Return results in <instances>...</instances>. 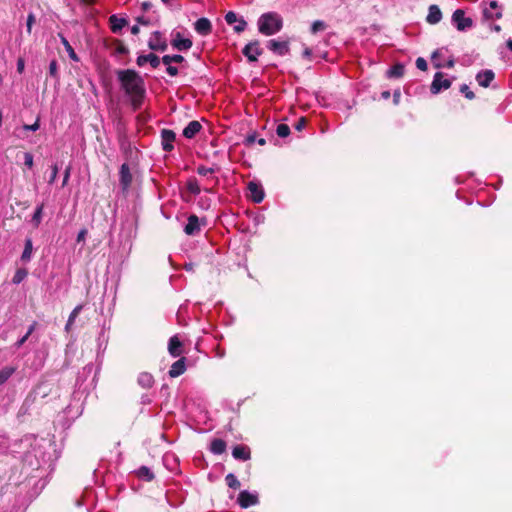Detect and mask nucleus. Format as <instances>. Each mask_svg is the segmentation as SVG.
I'll list each match as a JSON object with an SVG mask.
<instances>
[{
  "mask_svg": "<svg viewBox=\"0 0 512 512\" xmlns=\"http://www.w3.org/2000/svg\"><path fill=\"white\" fill-rule=\"evenodd\" d=\"M117 81L121 90L129 99L134 111L141 109L146 96L144 78L134 69H120L116 71Z\"/></svg>",
  "mask_w": 512,
  "mask_h": 512,
  "instance_id": "nucleus-1",
  "label": "nucleus"
},
{
  "mask_svg": "<svg viewBox=\"0 0 512 512\" xmlns=\"http://www.w3.org/2000/svg\"><path fill=\"white\" fill-rule=\"evenodd\" d=\"M259 33L271 36L279 32L283 27V18L276 12L263 13L257 20Z\"/></svg>",
  "mask_w": 512,
  "mask_h": 512,
  "instance_id": "nucleus-2",
  "label": "nucleus"
},
{
  "mask_svg": "<svg viewBox=\"0 0 512 512\" xmlns=\"http://www.w3.org/2000/svg\"><path fill=\"white\" fill-rule=\"evenodd\" d=\"M237 503L241 508H249L259 503V495L256 491L243 490L238 494Z\"/></svg>",
  "mask_w": 512,
  "mask_h": 512,
  "instance_id": "nucleus-3",
  "label": "nucleus"
},
{
  "mask_svg": "<svg viewBox=\"0 0 512 512\" xmlns=\"http://www.w3.org/2000/svg\"><path fill=\"white\" fill-rule=\"evenodd\" d=\"M205 219L202 220V225H205ZM184 232L188 236H196L201 232V222L197 215L191 214L188 216L187 223L184 226Z\"/></svg>",
  "mask_w": 512,
  "mask_h": 512,
  "instance_id": "nucleus-4",
  "label": "nucleus"
},
{
  "mask_svg": "<svg viewBox=\"0 0 512 512\" xmlns=\"http://www.w3.org/2000/svg\"><path fill=\"white\" fill-rule=\"evenodd\" d=\"M242 53L249 62H256L258 57L262 55L263 49L260 47L259 41L254 40L245 45Z\"/></svg>",
  "mask_w": 512,
  "mask_h": 512,
  "instance_id": "nucleus-5",
  "label": "nucleus"
},
{
  "mask_svg": "<svg viewBox=\"0 0 512 512\" xmlns=\"http://www.w3.org/2000/svg\"><path fill=\"white\" fill-rule=\"evenodd\" d=\"M452 21L455 23L457 29L459 31H465L468 28H471L473 25V21L469 17H465V12L462 9H457L452 14Z\"/></svg>",
  "mask_w": 512,
  "mask_h": 512,
  "instance_id": "nucleus-6",
  "label": "nucleus"
},
{
  "mask_svg": "<svg viewBox=\"0 0 512 512\" xmlns=\"http://www.w3.org/2000/svg\"><path fill=\"white\" fill-rule=\"evenodd\" d=\"M225 21L229 25H234L233 30L236 33L243 32L247 27V22L243 17H238L234 11H229L225 15Z\"/></svg>",
  "mask_w": 512,
  "mask_h": 512,
  "instance_id": "nucleus-7",
  "label": "nucleus"
},
{
  "mask_svg": "<svg viewBox=\"0 0 512 512\" xmlns=\"http://www.w3.org/2000/svg\"><path fill=\"white\" fill-rule=\"evenodd\" d=\"M451 84L452 82L449 79H445L442 72H437L431 83L430 91L432 94H438L442 89L450 88Z\"/></svg>",
  "mask_w": 512,
  "mask_h": 512,
  "instance_id": "nucleus-8",
  "label": "nucleus"
},
{
  "mask_svg": "<svg viewBox=\"0 0 512 512\" xmlns=\"http://www.w3.org/2000/svg\"><path fill=\"white\" fill-rule=\"evenodd\" d=\"M133 177L130 172L129 165L127 163H123L119 170V183L123 193H126L132 183Z\"/></svg>",
  "mask_w": 512,
  "mask_h": 512,
  "instance_id": "nucleus-9",
  "label": "nucleus"
},
{
  "mask_svg": "<svg viewBox=\"0 0 512 512\" xmlns=\"http://www.w3.org/2000/svg\"><path fill=\"white\" fill-rule=\"evenodd\" d=\"M148 46L153 51H165L167 49V41L159 31L151 34L148 40Z\"/></svg>",
  "mask_w": 512,
  "mask_h": 512,
  "instance_id": "nucleus-10",
  "label": "nucleus"
},
{
  "mask_svg": "<svg viewBox=\"0 0 512 512\" xmlns=\"http://www.w3.org/2000/svg\"><path fill=\"white\" fill-rule=\"evenodd\" d=\"M249 197L254 203H261L264 199L265 193L262 185L255 181H250L247 185Z\"/></svg>",
  "mask_w": 512,
  "mask_h": 512,
  "instance_id": "nucleus-11",
  "label": "nucleus"
},
{
  "mask_svg": "<svg viewBox=\"0 0 512 512\" xmlns=\"http://www.w3.org/2000/svg\"><path fill=\"white\" fill-rule=\"evenodd\" d=\"M176 134L173 130L163 129L161 131V145L165 152H171L174 149Z\"/></svg>",
  "mask_w": 512,
  "mask_h": 512,
  "instance_id": "nucleus-12",
  "label": "nucleus"
},
{
  "mask_svg": "<svg viewBox=\"0 0 512 512\" xmlns=\"http://www.w3.org/2000/svg\"><path fill=\"white\" fill-rule=\"evenodd\" d=\"M171 45L178 51H187L192 47L193 43L189 38H183L181 33L177 32L174 34Z\"/></svg>",
  "mask_w": 512,
  "mask_h": 512,
  "instance_id": "nucleus-13",
  "label": "nucleus"
},
{
  "mask_svg": "<svg viewBox=\"0 0 512 512\" xmlns=\"http://www.w3.org/2000/svg\"><path fill=\"white\" fill-rule=\"evenodd\" d=\"M195 31L201 36H208L212 32V24L208 18L202 17L199 18L194 23Z\"/></svg>",
  "mask_w": 512,
  "mask_h": 512,
  "instance_id": "nucleus-14",
  "label": "nucleus"
},
{
  "mask_svg": "<svg viewBox=\"0 0 512 512\" xmlns=\"http://www.w3.org/2000/svg\"><path fill=\"white\" fill-rule=\"evenodd\" d=\"M267 48L274 54L283 56L288 53V42L272 39L267 42Z\"/></svg>",
  "mask_w": 512,
  "mask_h": 512,
  "instance_id": "nucleus-15",
  "label": "nucleus"
},
{
  "mask_svg": "<svg viewBox=\"0 0 512 512\" xmlns=\"http://www.w3.org/2000/svg\"><path fill=\"white\" fill-rule=\"evenodd\" d=\"M494 78L495 73L490 69L483 70L476 75V81L484 88L489 87Z\"/></svg>",
  "mask_w": 512,
  "mask_h": 512,
  "instance_id": "nucleus-16",
  "label": "nucleus"
},
{
  "mask_svg": "<svg viewBox=\"0 0 512 512\" xmlns=\"http://www.w3.org/2000/svg\"><path fill=\"white\" fill-rule=\"evenodd\" d=\"M186 371V358L182 357L175 361L168 372L169 376L176 378Z\"/></svg>",
  "mask_w": 512,
  "mask_h": 512,
  "instance_id": "nucleus-17",
  "label": "nucleus"
},
{
  "mask_svg": "<svg viewBox=\"0 0 512 512\" xmlns=\"http://www.w3.org/2000/svg\"><path fill=\"white\" fill-rule=\"evenodd\" d=\"M202 129V125L199 121L193 120L183 129V136L187 139L194 138Z\"/></svg>",
  "mask_w": 512,
  "mask_h": 512,
  "instance_id": "nucleus-18",
  "label": "nucleus"
},
{
  "mask_svg": "<svg viewBox=\"0 0 512 512\" xmlns=\"http://www.w3.org/2000/svg\"><path fill=\"white\" fill-rule=\"evenodd\" d=\"M442 19V12L438 5L432 4L428 8V15L426 17V21L429 24L435 25L439 23Z\"/></svg>",
  "mask_w": 512,
  "mask_h": 512,
  "instance_id": "nucleus-19",
  "label": "nucleus"
},
{
  "mask_svg": "<svg viewBox=\"0 0 512 512\" xmlns=\"http://www.w3.org/2000/svg\"><path fill=\"white\" fill-rule=\"evenodd\" d=\"M168 351L170 355L173 357H179L180 355H182V343L177 335H174L169 339Z\"/></svg>",
  "mask_w": 512,
  "mask_h": 512,
  "instance_id": "nucleus-20",
  "label": "nucleus"
},
{
  "mask_svg": "<svg viewBox=\"0 0 512 512\" xmlns=\"http://www.w3.org/2000/svg\"><path fill=\"white\" fill-rule=\"evenodd\" d=\"M232 456L237 460L247 461L251 457V452L245 445H236L232 450Z\"/></svg>",
  "mask_w": 512,
  "mask_h": 512,
  "instance_id": "nucleus-21",
  "label": "nucleus"
},
{
  "mask_svg": "<svg viewBox=\"0 0 512 512\" xmlns=\"http://www.w3.org/2000/svg\"><path fill=\"white\" fill-rule=\"evenodd\" d=\"M110 29L113 33H120L121 30L128 24L127 20L117 15L109 17Z\"/></svg>",
  "mask_w": 512,
  "mask_h": 512,
  "instance_id": "nucleus-22",
  "label": "nucleus"
},
{
  "mask_svg": "<svg viewBox=\"0 0 512 512\" xmlns=\"http://www.w3.org/2000/svg\"><path fill=\"white\" fill-rule=\"evenodd\" d=\"M137 382L141 387L148 389L153 386L154 378L152 374L148 372H142L139 374Z\"/></svg>",
  "mask_w": 512,
  "mask_h": 512,
  "instance_id": "nucleus-23",
  "label": "nucleus"
},
{
  "mask_svg": "<svg viewBox=\"0 0 512 512\" xmlns=\"http://www.w3.org/2000/svg\"><path fill=\"white\" fill-rule=\"evenodd\" d=\"M226 450V442L220 438L213 439L210 444V451L215 455H220Z\"/></svg>",
  "mask_w": 512,
  "mask_h": 512,
  "instance_id": "nucleus-24",
  "label": "nucleus"
},
{
  "mask_svg": "<svg viewBox=\"0 0 512 512\" xmlns=\"http://www.w3.org/2000/svg\"><path fill=\"white\" fill-rule=\"evenodd\" d=\"M59 37H60L61 43L63 44L66 52L69 55V58L74 62H79L80 59H79L78 55L76 54V52L74 51L71 44L69 43V41L67 40V38L65 36H63L62 34H59Z\"/></svg>",
  "mask_w": 512,
  "mask_h": 512,
  "instance_id": "nucleus-25",
  "label": "nucleus"
},
{
  "mask_svg": "<svg viewBox=\"0 0 512 512\" xmlns=\"http://www.w3.org/2000/svg\"><path fill=\"white\" fill-rule=\"evenodd\" d=\"M186 190L194 196H197L200 194L201 188H200V185L195 177H190L186 181Z\"/></svg>",
  "mask_w": 512,
  "mask_h": 512,
  "instance_id": "nucleus-26",
  "label": "nucleus"
},
{
  "mask_svg": "<svg viewBox=\"0 0 512 512\" xmlns=\"http://www.w3.org/2000/svg\"><path fill=\"white\" fill-rule=\"evenodd\" d=\"M32 252H33L32 240L30 238H27L25 240L24 250H23L22 255H21V260L23 262H25V263L29 262L31 260V257H32Z\"/></svg>",
  "mask_w": 512,
  "mask_h": 512,
  "instance_id": "nucleus-27",
  "label": "nucleus"
},
{
  "mask_svg": "<svg viewBox=\"0 0 512 512\" xmlns=\"http://www.w3.org/2000/svg\"><path fill=\"white\" fill-rule=\"evenodd\" d=\"M136 475L138 478L145 481H152L154 479V474L151 469L147 466H141L137 471Z\"/></svg>",
  "mask_w": 512,
  "mask_h": 512,
  "instance_id": "nucleus-28",
  "label": "nucleus"
},
{
  "mask_svg": "<svg viewBox=\"0 0 512 512\" xmlns=\"http://www.w3.org/2000/svg\"><path fill=\"white\" fill-rule=\"evenodd\" d=\"M44 204H40L35 208V211L32 215L31 223L35 228H38L42 221Z\"/></svg>",
  "mask_w": 512,
  "mask_h": 512,
  "instance_id": "nucleus-29",
  "label": "nucleus"
},
{
  "mask_svg": "<svg viewBox=\"0 0 512 512\" xmlns=\"http://www.w3.org/2000/svg\"><path fill=\"white\" fill-rule=\"evenodd\" d=\"M16 368L12 366H6L0 370V386L5 384L8 379L15 373Z\"/></svg>",
  "mask_w": 512,
  "mask_h": 512,
  "instance_id": "nucleus-30",
  "label": "nucleus"
},
{
  "mask_svg": "<svg viewBox=\"0 0 512 512\" xmlns=\"http://www.w3.org/2000/svg\"><path fill=\"white\" fill-rule=\"evenodd\" d=\"M161 60L164 65L169 66L172 63H182L185 61V58L180 54H174V55H164L161 58Z\"/></svg>",
  "mask_w": 512,
  "mask_h": 512,
  "instance_id": "nucleus-31",
  "label": "nucleus"
},
{
  "mask_svg": "<svg viewBox=\"0 0 512 512\" xmlns=\"http://www.w3.org/2000/svg\"><path fill=\"white\" fill-rule=\"evenodd\" d=\"M255 143L263 146L266 144V140L264 138H258L256 133H252L246 136L244 140V144L248 147L253 146Z\"/></svg>",
  "mask_w": 512,
  "mask_h": 512,
  "instance_id": "nucleus-32",
  "label": "nucleus"
},
{
  "mask_svg": "<svg viewBox=\"0 0 512 512\" xmlns=\"http://www.w3.org/2000/svg\"><path fill=\"white\" fill-rule=\"evenodd\" d=\"M225 482H226L227 486L231 489L236 490V489L240 488V482L233 473H229L226 475Z\"/></svg>",
  "mask_w": 512,
  "mask_h": 512,
  "instance_id": "nucleus-33",
  "label": "nucleus"
},
{
  "mask_svg": "<svg viewBox=\"0 0 512 512\" xmlns=\"http://www.w3.org/2000/svg\"><path fill=\"white\" fill-rule=\"evenodd\" d=\"M28 275V272L26 269L24 268H19L16 270L13 278H12V282L13 284H20Z\"/></svg>",
  "mask_w": 512,
  "mask_h": 512,
  "instance_id": "nucleus-34",
  "label": "nucleus"
},
{
  "mask_svg": "<svg viewBox=\"0 0 512 512\" xmlns=\"http://www.w3.org/2000/svg\"><path fill=\"white\" fill-rule=\"evenodd\" d=\"M404 71H405L404 65L397 63L394 66H392V68L389 70V74L392 77L398 78V77L403 76Z\"/></svg>",
  "mask_w": 512,
  "mask_h": 512,
  "instance_id": "nucleus-35",
  "label": "nucleus"
},
{
  "mask_svg": "<svg viewBox=\"0 0 512 512\" xmlns=\"http://www.w3.org/2000/svg\"><path fill=\"white\" fill-rule=\"evenodd\" d=\"M326 28H327V25L324 21L316 20L312 23L311 32L313 34H316L319 31H324Z\"/></svg>",
  "mask_w": 512,
  "mask_h": 512,
  "instance_id": "nucleus-36",
  "label": "nucleus"
},
{
  "mask_svg": "<svg viewBox=\"0 0 512 512\" xmlns=\"http://www.w3.org/2000/svg\"><path fill=\"white\" fill-rule=\"evenodd\" d=\"M308 119L305 116H301L298 118V120L294 123L293 127L297 132H301L307 125Z\"/></svg>",
  "mask_w": 512,
  "mask_h": 512,
  "instance_id": "nucleus-37",
  "label": "nucleus"
},
{
  "mask_svg": "<svg viewBox=\"0 0 512 512\" xmlns=\"http://www.w3.org/2000/svg\"><path fill=\"white\" fill-rule=\"evenodd\" d=\"M49 75L56 80H59L58 63L56 60H52L49 64Z\"/></svg>",
  "mask_w": 512,
  "mask_h": 512,
  "instance_id": "nucleus-38",
  "label": "nucleus"
},
{
  "mask_svg": "<svg viewBox=\"0 0 512 512\" xmlns=\"http://www.w3.org/2000/svg\"><path fill=\"white\" fill-rule=\"evenodd\" d=\"M483 15L486 19H500L502 17V11L498 10L496 12H492L490 9H484Z\"/></svg>",
  "mask_w": 512,
  "mask_h": 512,
  "instance_id": "nucleus-39",
  "label": "nucleus"
},
{
  "mask_svg": "<svg viewBox=\"0 0 512 512\" xmlns=\"http://www.w3.org/2000/svg\"><path fill=\"white\" fill-rule=\"evenodd\" d=\"M276 133L281 138L288 137V124L281 123L277 126Z\"/></svg>",
  "mask_w": 512,
  "mask_h": 512,
  "instance_id": "nucleus-40",
  "label": "nucleus"
},
{
  "mask_svg": "<svg viewBox=\"0 0 512 512\" xmlns=\"http://www.w3.org/2000/svg\"><path fill=\"white\" fill-rule=\"evenodd\" d=\"M460 91L469 100H473L475 98L474 92L470 90V88H469V86L467 84L461 85Z\"/></svg>",
  "mask_w": 512,
  "mask_h": 512,
  "instance_id": "nucleus-41",
  "label": "nucleus"
},
{
  "mask_svg": "<svg viewBox=\"0 0 512 512\" xmlns=\"http://www.w3.org/2000/svg\"><path fill=\"white\" fill-rule=\"evenodd\" d=\"M198 206L203 210H208L211 207V199L209 197H200Z\"/></svg>",
  "mask_w": 512,
  "mask_h": 512,
  "instance_id": "nucleus-42",
  "label": "nucleus"
},
{
  "mask_svg": "<svg viewBox=\"0 0 512 512\" xmlns=\"http://www.w3.org/2000/svg\"><path fill=\"white\" fill-rule=\"evenodd\" d=\"M83 309V305H77L73 310L72 312L70 313L69 315V318H68V321L70 323H74L75 319L77 318V316L80 314V312L82 311Z\"/></svg>",
  "mask_w": 512,
  "mask_h": 512,
  "instance_id": "nucleus-43",
  "label": "nucleus"
},
{
  "mask_svg": "<svg viewBox=\"0 0 512 512\" xmlns=\"http://www.w3.org/2000/svg\"><path fill=\"white\" fill-rule=\"evenodd\" d=\"M162 60L154 53H149L148 63L152 68H157Z\"/></svg>",
  "mask_w": 512,
  "mask_h": 512,
  "instance_id": "nucleus-44",
  "label": "nucleus"
},
{
  "mask_svg": "<svg viewBox=\"0 0 512 512\" xmlns=\"http://www.w3.org/2000/svg\"><path fill=\"white\" fill-rule=\"evenodd\" d=\"M215 172L214 168L206 167L203 165H200L197 167V173L201 176H207L208 174H212Z\"/></svg>",
  "mask_w": 512,
  "mask_h": 512,
  "instance_id": "nucleus-45",
  "label": "nucleus"
},
{
  "mask_svg": "<svg viewBox=\"0 0 512 512\" xmlns=\"http://www.w3.org/2000/svg\"><path fill=\"white\" fill-rule=\"evenodd\" d=\"M59 168L57 164H54L51 166V175L49 177L48 183L53 184L56 180L57 174H58Z\"/></svg>",
  "mask_w": 512,
  "mask_h": 512,
  "instance_id": "nucleus-46",
  "label": "nucleus"
},
{
  "mask_svg": "<svg viewBox=\"0 0 512 512\" xmlns=\"http://www.w3.org/2000/svg\"><path fill=\"white\" fill-rule=\"evenodd\" d=\"M24 164L26 167L31 169L33 167L34 161H33V155L29 152L24 153Z\"/></svg>",
  "mask_w": 512,
  "mask_h": 512,
  "instance_id": "nucleus-47",
  "label": "nucleus"
},
{
  "mask_svg": "<svg viewBox=\"0 0 512 512\" xmlns=\"http://www.w3.org/2000/svg\"><path fill=\"white\" fill-rule=\"evenodd\" d=\"M416 67L421 71H426L428 68L427 61L422 57L417 58Z\"/></svg>",
  "mask_w": 512,
  "mask_h": 512,
  "instance_id": "nucleus-48",
  "label": "nucleus"
},
{
  "mask_svg": "<svg viewBox=\"0 0 512 512\" xmlns=\"http://www.w3.org/2000/svg\"><path fill=\"white\" fill-rule=\"evenodd\" d=\"M149 60V54L147 55H139L136 59V63L139 67L144 66L146 63H148Z\"/></svg>",
  "mask_w": 512,
  "mask_h": 512,
  "instance_id": "nucleus-49",
  "label": "nucleus"
},
{
  "mask_svg": "<svg viewBox=\"0 0 512 512\" xmlns=\"http://www.w3.org/2000/svg\"><path fill=\"white\" fill-rule=\"evenodd\" d=\"M39 120H37L34 124H31V125H28V124H25L23 125V129L26 130V131H37L39 129Z\"/></svg>",
  "mask_w": 512,
  "mask_h": 512,
  "instance_id": "nucleus-50",
  "label": "nucleus"
},
{
  "mask_svg": "<svg viewBox=\"0 0 512 512\" xmlns=\"http://www.w3.org/2000/svg\"><path fill=\"white\" fill-rule=\"evenodd\" d=\"M166 72L169 76L171 77H175L178 75L179 71H178V68L175 67V66H172V65H169L167 66L166 68Z\"/></svg>",
  "mask_w": 512,
  "mask_h": 512,
  "instance_id": "nucleus-51",
  "label": "nucleus"
},
{
  "mask_svg": "<svg viewBox=\"0 0 512 512\" xmlns=\"http://www.w3.org/2000/svg\"><path fill=\"white\" fill-rule=\"evenodd\" d=\"M71 167L68 166L64 171V177L62 181V187H65L68 183L69 177H70Z\"/></svg>",
  "mask_w": 512,
  "mask_h": 512,
  "instance_id": "nucleus-52",
  "label": "nucleus"
},
{
  "mask_svg": "<svg viewBox=\"0 0 512 512\" xmlns=\"http://www.w3.org/2000/svg\"><path fill=\"white\" fill-rule=\"evenodd\" d=\"M35 21V17L33 14H29L28 17H27V30L28 32L30 33L31 32V28H32V25Z\"/></svg>",
  "mask_w": 512,
  "mask_h": 512,
  "instance_id": "nucleus-53",
  "label": "nucleus"
},
{
  "mask_svg": "<svg viewBox=\"0 0 512 512\" xmlns=\"http://www.w3.org/2000/svg\"><path fill=\"white\" fill-rule=\"evenodd\" d=\"M116 52L118 54L124 55V54H127L129 52V50L125 45L119 44L118 47L116 48Z\"/></svg>",
  "mask_w": 512,
  "mask_h": 512,
  "instance_id": "nucleus-54",
  "label": "nucleus"
},
{
  "mask_svg": "<svg viewBox=\"0 0 512 512\" xmlns=\"http://www.w3.org/2000/svg\"><path fill=\"white\" fill-rule=\"evenodd\" d=\"M87 235V231L85 229H82L79 231L77 235V242L84 241Z\"/></svg>",
  "mask_w": 512,
  "mask_h": 512,
  "instance_id": "nucleus-55",
  "label": "nucleus"
},
{
  "mask_svg": "<svg viewBox=\"0 0 512 512\" xmlns=\"http://www.w3.org/2000/svg\"><path fill=\"white\" fill-rule=\"evenodd\" d=\"M28 340V337L27 335H24L23 337H21L15 344V348H20L26 341Z\"/></svg>",
  "mask_w": 512,
  "mask_h": 512,
  "instance_id": "nucleus-56",
  "label": "nucleus"
},
{
  "mask_svg": "<svg viewBox=\"0 0 512 512\" xmlns=\"http://www.w3.org/2000/svg\"><path fill=\"white\" fill-rule=\"evenodd\" d=\"M311 55H312V50L308 47H305V49L303 51V57L306 58L308 61H311Z\"/></svg>",
  "mask_w": 512,
  "mask_h": 512,
  "instance_id": "nucleus-57",
  "label": "nucleus"
},
{
  "mask_svg": "<svg viewBox=\"0 0 512 512\" xmlns=\"http://www.w3.org/2000/svg\"><path fill=\"white\" fill-rule=\"evenodd\" d=\"M36 326H37V323H36V322H33V323L29 326L28 331H27V332H26V334H25V335H27V337H28V338H29V337H30V335L34 332V330H35Z\"/></svg>",
  "mask_w": 512,
  "mask_h": 512,
  "instance_id": "nucleus-58",
  "label": "nucleus"
},
{
  "mask_svg": "<svg viewBox=\"0 0 512 512\" xmlns=\"http://www.w3.org/2000/svg\"><path fill=\"white\" fill-rule=\"evenodd\" d=\"M152 3L151 2H143L142 5H141V8L144 12H147L149 9L152 8Z\"/></svg>",
  "mask_w": 512,
  "mask_h": 512,
  "instance_id": "nucleus-59",
  "label": "nucleus"
},
{
  "mask_svg": "<svg viewBox=\"0 0 512 512\" xmlns=\"http://www.w3.org/2000/svg\"><path fill=\"white\" fill-rule=\"evenodd\" d=\"M137 22L142 25H148L150 23V20L148 18H145L144 16L138 17Z\"/></svg>",
  "mask_w": 512,
  "mask_h": 512,
  "instance_id": "nucleus-60",
  "label": "nucleus"
},
{
  "mask_svg": "<svg viewBox=\"0 0 512 512\" xmlns=\"http://www.w3.org/2000/svg\"><path fill=\"white\" fill-rule=\"evenodd\" d=\"M489 6H490V10H491V11H492V10H496V11L501 10V9H500V7H499V5H498V3H497V1H494V0H493V1H491V2H490V4H489Z\"/></svg>",
  "mask_w": 512,
  "mask_h": 512,
  "instance_id": "nucleus-61",
  "label": "nucleus"
},
{
  "mask_svg": "<svg viewBox=\"0 0 512 512\" xmlns=\"http://www.w3.org/2000/svg\"><path fill=\"white\" fill-rule=\"evenodd\" d=\"M24 69V61L22 59H19L17 61V71L21 73Z\"/></svg>",
  "mask_w": 512,
  "mask_h": 512,
  "instance_id": "nucleus-62",
  "label": "nucleus"
},
{
  "mask_svg": "<svg viewBox=\"0 0 512 512\" xmlns=\"http://www.w3.org/2000/svg\"><path fill=\"white\" fill-rule=\"evenodd\" d=\"M390 95H391V94H390V91L385 90V91H383V92L381 93V98H383V99L387 100V99H389V98H390Z\"/></svg>",
  "mask_w": 512,
  "mask_h": 512,
  "instance_id": "nucleus-63",
  "label": "nucleus"
},
{
  "mask_svg": "<svg viewBox=\"0 0 512 512\" xmlns=\"http://www.w3.org/2000/svg\"><path fill=\"white\" fill-rule=\"evenodd\" d=\"M139 31H140V29H139L138 25H134L131 27V33L133 35H137L139 33Z\"/></svg>",
  "mask_w": 512,
  "mask_h": 512,
  "instance_id": "nucleus-64",
  "label": "nucleus"
}]
</instances>
